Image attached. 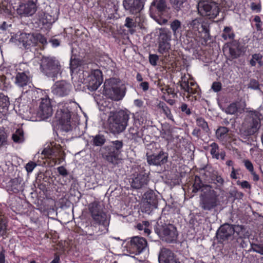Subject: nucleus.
Instances as JSON below:
<instances>
[{
	"label": "nucleus",
	"mask_w": 263,
	"mask_h": 263,
	"mask_svg": "<svg viewBox=\"0 0 263 263\" xmlns=\"http://www.w3.org/2000/svg\"><path fill=\"white\" fill-rule=\"evenodd\" d=\"M232 231V224L225 222L221 224L216 232L214 241H216L217 244L222 246H232L233 243L238 241L235 236H233Z\"/></svg>",
	"instance_id": "8"
},
{
	"label": "nucleus",
	"mask_w": 263,
	"mask_h": 263,
	"mask_svg": "<svg viewBox=\"0 0 263 263\" xmlns=\"http://www.w3.org/2000/svg\"><path fill=\"white\" fill-rule=\"evenodd\" d=\"M12 139L15 143H23L25 140L24 133L23 128H20L17 129L15 132L13 134Z\"/></svg>",
	"instance_id": "41"
},
{
	"label": "nucleus",
	"mask_w": 263,
	"mask_h": 263,
	"mask_svg": "<svg viewBox=\"0 0 263 263\" xmlns=\"http://www.w3.org/2000/svg\"><path fill=\"white\" fill-rule=\"evenodd\" d=\"M24 184L23 178L17 174L14 178L11 179L8 182V191L13 193L17 194L23 192L24 190Z\"/></svg>",
	"instance_id": "22"
},
{
	"label": "nucleus",
	"mask_w": 263,
	"mask_h": 263,
	"mask_svg": "<svg viewBox=\"0 0 263 263\" xmlns=\"http://www.w3.org/2000/svg\"><path fill=\"white\" fill-rule=\"evenodd\" d=\"M123 140L110 141L100 148L99 153L102 158L109 164L116 165L118 164L120 157L123 151Z\"/></svg>",
	"instance_id": "4"
},
{
	"label": "nucleus",
	"mask_w": 263,
	"mask_h": 263,
	"mask_svg": "<svg viewBox=\"0 0 263 263\" xmlns=\"http://www.w3.org/2000/svg\"><path fill=\"white\" fill-rule=\"evenodd\" d=\"M72 78H78L79 81L84 80V69L88 67H69Z\"/></svg>",
	"instance_id": "34"
},
{
	"label": "nucleus",
	"mask_w": 263,
	"mask_h": 263,
	"mask_svg": "<svg viewBox=\"0 0 263 263\" xmlns=\"http://www.w3.org/2000/svg\"><path fill=\"white\" fill-rule=\"evenodd\" d=\"M60 67H40L41 72L44 75L48 77L53 78H57L58 74L61 73Z\"/></svg>",
	"instance_id": "29"
},
{
	"label": "nucleus",
	"mask_w": 263,
	"mask_h": 263,
	"mask_svg": "<svg viewBox=\"0 0 263 263\" xmlns=\"http://www.w3.org/2000/svg\"><path fill=\"white\" fill-rule=\"evenodd\" d=\"M53 19L51 15L50 14L43 12L41 14L40 22L42 23L43 25H47L48 24H51L53 22Z\"/></svg>",
	"instance_id": "48"
},
{
	"label": "nucleus",
	"mask_w": 263,
	"mask_h": 263,
	"mask_svg": "<svg viewBox=\"0 0 263 263\" xmlns=\"http://www.w3.org/2000/svg\"><path fill=\"white\" fill-rule=\"evenodd\" d=\"M198 10L201 15L208 16L209 18H214L219 12L218 3L212 0H200Z\"/></svg>",
	"instance_id": "11"
},
{
	"label": "nucleus",
	"mask_w": 263,
	"mask_h": 263,
	"mask_svg": "<svg viewBox=\"0 0 263 263\" xmlns=\"http://www.w3.org/2000/svg\"><path fill=\"white\" fill-rule=\"evenodd\" d=\"M16 11L17 13L20 15L31 16L36 12V6L34 3L29 2L27 4L20 5Z\"/></svg>",
	"instance_id": "27"
},
{
	"label": "nucleus",
	"mask_w": 263,
	"mask_h": 263,
	"mask_svg": "<svg viewBox=\"0 0 263 263\" xmlns=\"http://www.w3.org/2000/svg\"><path fill=\"white\" fill-rule=\"evenodd\" d=\"M90 144L93 147H100L101 148L105 145L106 142V137L100 133L95 136L90 137Z\"/></svg>",
	"instance_id": "30"
},
{
	"label": "nucleus",
	"mask_w": 263,
	"mask_h": 263,
	"mask_svg": "<svg viewBox=\"0 0 263 263\" xmlns=\"http://www.w3.org/2000/svg\"><path fill=\"white\" fill-rule=\"evenodd\" d=\"M13 81L7 79V78L0 76V82L4 85V90H7L11 87V83Z\"/></svg>",
	"instance_id": "57"
},
{
	"label": "nucleus",
	"mask_w": 263,
	"mask_h": 263,
	"mask_svg": "<svg viewBox=\"0 0 263 263\" xmlns=\"http://www.w3.org/2000/svg\"><path fill=\"white\" fill-rule=\"evenodd\" d=\"M118 79L110 78L106 80L104 83L103 93L108 98L115 101L123 99L126 93L124 85L120 86Z\"/></svg>",
	"instance_id": "6"
},
{
	"label": "nucleus",
	"mask_w": 263,
	"mask_h": 263,
	"mask_svg": "<svg viewBox=\"0 0 263 263\" xmlns=\"http://www.w3.org/2000/svg\"><path fill=\"white\" fill-rule=\"evenodd\" d=\"M87 82L88 84L86 86L89 90L93 91L97 90L103 82L101 71L99 69L92 71L89 77V79L86 81V83Z\"/></svg>",
	"instance_id": "17"
},
{
	"label": "nucleus",
	"mask_w": 263,
	"mask_h": 263,
	"mask_svg": "<svg viewBox=\"0 0 263 263\" xmlns=\"http://www.w3.org/2000/svg\"><path fill=\"white\" fill-rule=\"evenodd\" d=\"M8 135L4 127L0 128V147L8 144Z\"/></svg>",
	"instance_id": "50"
},
{
	"label": "nucleus",
	"mask_w": 263,
	"mask_h": 263,
	"mask_svg": "<svg viewBox=\"0 0 263 263\" xmlns=\"http://www.w3.org/2000/svg\"><path fill=\"white\" fill-rule=\"evenodd\" d=\"M223 51L229 54L232 59L237 58L240 54V51L235 45L225 47Z\"/></svg>",
	"instance_id": "37"
},
{
	"label": "nucleus",
	"mask_w": 263,
	"mask_h": 263,
	"mask_svg": "<svg viewBox=\"0 0 263 263\" xmlns=\"http://www.w3.org/2000/svg\"><path fill=\"white\" fill-rule=\"evenodd\" d=\"M167 4L165 0H154L150 6L149 10L151 14L156 13L162 15L166 11Z\"/></svg>",
	"instance_id": "26"
},
{
	"label": "nucleus",
	"mask_w": 263,
	"mask_h": 263,
	"mask_svg": "<svg viewBox=\"0 0 263 263\" xmlns=\"http://www.w3.org/2000/svg\"><path fill=\"white\" fill-rule=\"evenodd\" d=\"M142 138L143 142L145 145V149H146V151L147 150L148 146L152 145V144H153V143H158L157 142H155L153 141H151L152 137L151 136L148 135H145L144 138Z\"/></svg>",
	"instance_id": "61"
},
{
	"label": "nucleus",
	"mask_w": 263,
	"mask_h": 263,
	"mask_svg": "<svg viewBox=\"0 0 263 263\" xmlns=\"http://www.w3.org/2000/svg\"><path fill=\"white\" fill-rule=\"evenodd\" d=\"M72 89V86L69 82L65 80L58 81L52 87V92L56 96L64 97L68 96Z\"/></svg>",
	"instance_id": "15"
},
{
	"label": "nucleus",
	"mask_w": 263,
	"mask_h": 263,
	"mask_svg": "<svg viewBox=\"0 0 263 263\" xmlns=\"http://www.w3.org/2000/svg\"><path fill=\"white\" fill-rule=\"evenodd\" d=\"M251 247L254 252L263 255V240L258 243H251Z\"/></svg>",
	"instance_id": "56"
},
{
	"label": "nucleus",
	"mask_w": 263,
	"mask_h": 263,
	"mask_svg": "<svg viewBox=\"0 0 263 263\" xmlns=\"http://www.w3.org/2000/svg\"><path fill=\"white\" fill-rule=\"evenodd\" d=\"M252 66L258 64L259 66L263 65L262 56L260 54H254L252 55V58L250 61Z\"/></svg>",
	"instance_id": "47"
},
{
	"label": "nucleus",
	"mask_w": 263,
	"mask_h": 263,
	"mask_svg": "<svg viewBox=\"0 0 263 263\" xmlns=\"http://www.w3.org/2000/svg\"><path fill=\"white\" fill-rule=\"evenodd\" d=\"M170 223H167L164 221H157L154 226V230L156 234L161 240L163 235L165 234Z\"/></svg>",
	"instance_id": "32"
},
{
	"label": "nucleus",
	"mask_w": 263,
	"mask_h": 263,
	"mask_svg": "<svg viewBox=\"0 0 263 263\" xmlns=\"http://www.w3.org/2000/svg\"><path fill=\"white\" fill-rule=\"evenodd\" d=\"M42 63L46 66H58L59 64V62L54 58L49 57H43Z\"/></svg>",
	"instance_id": "52"
},
{
	"label": "nucleus",
	"mask_w": 263,
	"mask_h": 263,
	"mask_svg": "<svg viewBox=\"0 0 263 263\" xmlns=\"http://www.w3.org/2000/svg\"><path fill=\"white\" fill-rule=\"evenodd\" d=\"M150 223L148 221H142V222L138 223L135 228L139 231L144 230V234L148 236L151 233V230L149 228Z\"/></svg>",
	"instance_id": "39"
},
{
	"label": "nucleus",
	"mask_w": 263,
	"mask_h": 263,
	"mask_svg": "<svg viewBox=\"0 0 263 263\" xmlns=\"http://www.w3.org/2000/svg\"><path fill=\"white\" fill-rule=\"evenodd\" d=\"M9 105V98L3 93H0V112L6 113L8 111Z\"/></svg>",
	"instance_id": "36"
},
{
	"label": "nucleus",
	"mask_w": 263,
	"mask_h": 263,
	"mask_svg": "<svg viewBox=\"0 0 263 263\" xmlns=\"http://www.w3.org/2000/svg\"><path fill=\"white\" fill-rule=\"evenodd\" d=\"M203 171V175H205V172L209 173V177L211 180L212 183L216 184V189H221L224 183V179L221 175H219L217 171L214 170L211 166L208 165H204L203 167L199 168V172Z\"/></svg>",
	"instance_id": "16"
},
{
	"label": "nucleus",
	"mask_w": 263,
	"mask_h": 263,
	"mask_svg": "<svg viewBox=\"0 0 263 263\" xmlns=\"http://www.w3.org/2000/svg\"><path fill=\"white\" fill-rule=\"evenodd\" d=\"M156 107L158 109H160L168 119H173V116L171 109L165 102L160 101Z\"/></svg>",
	"instance_id": "38"
},
{
	"label": "nucleus",
	"mask_w": 263,
	"mask_h": 263,
	"mask_svg": "<svg viewBox=\"0 0 263 263\" xmlns=\"http://www.w3.org/2000/svg\"><path fill=\"white\" fill-rule=\"evenodd\" d=\"M229 70L228 67H221L219 71L216 72V75L219 78H227L229 74Z\"/></svg>",
	"instance_id": "58"
},
{
	"label": "nucleus",
	"mask_w": 263,
	"mask_h": 263,
	"mask_svg": "<svg viewBox=\"0 0 263 263\" xmlns=\"http://www.w3.org/2000/svg\"><path fill=\"white\" fill-rule=\"evenodd\" d=\"M171 49L169 42H159L158 52L161 54H167Z\"/></svg>",
	"instance_id": "45"
},
{
	"label": "nucleus",
	"mask_w": 263,
	"mask_h": 263,
	"mask_svg": "<svg viewBox=\"0 0 263 263\" xmlns=\"http://www.w3.org/2000/svg\"><path fill=\"white\" fill-rule=\"evenodd\" d=\"M178 236L176 227L174 224L170 223L161 240L168 243H175L177 242Z\"/></svg>",
	"instance_id": "24"
},
{
	"label": "nucleus",
	"mask_w": 263,
	"mask_h": 263,
	"mask_svg": "<svg viewBox=\"0 0 263 263\" xmlns=\"http://www.w3.org/2000/svg\"><path fill=\"white\" fill-rule=\"evenodd\" d=\"M29 74L28 71L16 72L15 78V83L20 87L26 86L29 81Z\"/></svg>",
	"instance_id": "31"
},
{
	"label": "nucleus",
	"mask_w": 263,
	"mask_h": 263,
	"mask_svg": "<svg viewBox=\"0 0 263 263\" xmlns=\"http://www.w3.org/2000/svg\"><path fill=\"white\" fill-rule=\"evenodd\" d=\"M159 196L158 192L149 189L142 196L141 210L142 213L151 214L154 210L158 208Z\"/></svg>",
	"instance_id": "9"
},
{
	"label": "nucleus",
	"mask_w": 263,
	"mask_h": 263,
	"mask_svg": "<svg viewBox=\"0 0 263 263\" xmlns=\"http://www.w3.org/2000/svg\"><path fill=\"white\" fill-rule=\"evenodd\" d=\"M106 121V128L110 133L116 135L123 132L128 125L130 116L132 115L128 109L112 110L108 112Z\"/></svg>",
	"instance_id": "3"
},
{
	"label": "nucleus",
	"mask_w": 263,
	"mask_h": 263,
	"mask_svg": "<svg viewBox=\"0 0 263 263\" xmlns=\"http://www.w3.org/2000/svg\"><path fill=\"white\" fill-rule=\"evenodd\" d=\"M133 170L131 186L135 189H140L147 185L150 180L149 172L147 173L145 167L140 165L136 166Z\"/></svg>",
	"instance_id": "10"
},
{
	"label": "nucleus",
	"mask_w": 263,
	"mask_h": 263,
	"mask_svg": "<svg viewBox=\"0 0 263 263\" xmlns=\"http://www.w3.org/2000/svg\"><path fill=\"white\" fill-rule=\"evenodd\" d=\"M87 210L90 225L94 227H99L101 234L107 233L110 223V215L107 213L103 204L95 200L88 204Z\"/></svg>",
	"instance_id": "2"
},
{
	"label": "nucleus",
	"mask_w": 263,
	"mask_h": 263,
	"mask_svg": "<svg viewBox=\"0 0 263 263\" xmlns=\"http://www.w3.org/2000/svg\"><path fill=\"white\" fill-rule=\"evenodd\" d=\"M39 106L37 110V116L42 120H46L53 114V106L48 96L40 99Z\"/></svg>",
	"instance_id": "14"
},
{
	"label": "nucleus",
	"mask_w": 263,
	"mask_h": 263,
	"mask_svg": "<svg viewBox=\"0 0 263 263\" xmlns=\"http://www.w3.org/2000/svg\"><path fill=\"white\" fill-rule=\"evenodd\" d=\"M222 111H224L227 114L234 115L238 111V106L236 102L231 103L227 107H221Z\"/></svg>",
	"instance_id": "44"
},
{
	"label": "nucleus",
	"mask_w": 263,
	"mask_h": 263,
	"mask_svg": "<svg viewBox=\"0 0 263 263\" xmlns=\"http://www.w3.org/2000/svg\"><path fill=\"white\" fill-rule=\"evenodd\" d=\"M136 26V22L133 18L129 17L126 18L125 26L128 28H132L135 27Z\"/></svg>",
	"instance_id": "63"
},
{
	"label": "nucleus",
	"mask_w": 263,
	"mask_h": 263,
	"mask_svg": "<svg viewBox=\"0 0 263 263\" xmlns=\"http://www.w3.org/2000/svg\"><path fill=\"white\" fill-rule=\"evenodd\" d=\"M231 129L227 127L218 126L215 132V137L219 142L223 143H226L230 138L229 135V133Z\"/></svg>",
	"instance_id": "28"
},
{
	"label": "nucleus",
	"mask_w": 263,
	"mask_h": 263,
	"mask_svg": "<svg viewBox=\"0 0 263 263\" xmlns=\"http://www.w3.org/2000/svg\"><path fill=\"white\" fill-rule=\"evenodd\" d=\"M248 87L254 90L260 89V84L258 80L251 79L249 83L248 84Z\"/></svg>",
	"instance_id": "60"
},
{
	"label": "nucleus",
	"mask_w": 263,
	"mask_h": 263,
	"mask_svg": "<svg viewBox=\"0 0 263 263\" xmlns=\"http://www.w3.org/2000/svg\"><path fill=\"white\" fill-rule=\"evenodd\" d=\"M28 33H22L20 35L19 39L20 42H22L24 47L26 48H29V45H28V41H29Z\"/></svg>",
	"instance_id": "59"
},
{
	"label": "nucleus",
	"mask_w": 263,
	"mask_h": 263,
	"mask_svg": "<svg viewBox=\"0 0 263 263\" xmlns=\"http://www.w3.org/2000/svg\"><path fill=\"white\" fill-rule=\"evenodd\" d=\"M144 3V0H124L123 5L130 14H137L143 9Z\"/></svg>",
	"instance_id": "21"
},
{
	"label": "nucleus",
	"mask_w": 263,
	"mask_h": 263,
	"mask_svg": "<svg viewBox=\"0 0 263 263\" xmlns=\"http://www.w3.org/2000/svg\"><path fill=\"white\" fill-rule=\"evenodd\" d=\"M170 28L173 31L174 35H177L180 33L181 28V22L177 19L170 22Z\"/></svg>",
	"instance_id": "43"
},
{
	"label": "nucleus",
	"mask_w": 263,
	"mask_h": 263,
	"mask_svg": "<svg viewBox=\"0 0 263 263\" xmlns=\"http://www.w3.org/2000/svg\"><path fill=\"white\" fill-rule=\"evenodd\" d=\"M145 156L149 166H161L168 162V153L159 143L148 146Z\"/></svg>",
	"instance_id": "5"
},
{
	"label": "nucleus",
	"mask_w": 263,
	"mask_h": 263,
	"mask_svg": "<svg viewBox=\"0 0 263 263\" xmlns=\"http://www.w3.org/2000/svg\"><path fill=\"white\" fill-rule=\"evenodd\" d=\"M196 125L201 128L202 130L205 133H209L210 131L208 122L202 117H198L196 119Z\"/></svg>",
	"instance_id": "42"
},
{
	"label": "nucleus",
	"mask_w": 263,
	"mask_h": 263,
	"mask_svg": "<svg viewBox=\"0 0 263 263\" xmlns=\"http://www.w3.org/2000/svg\"><path fill=\"white\" fill-rule=\"evenodd\" d=\"M233 229V235L235 236V234H236V238L238 239V241H235V242H238L239 240H241L240 244L242 247L243 248L242 242L244 243L245 241L243 239L246 238L249 236V232L247 231L246 227L242 224H232V229Z\"/></svg>",
	"instance_id": "25"
},
{
	"label": "nucleus",
	"mask_w": 263,
	"mask_h": 263,
	"mask_svg": "<svg viewBox=\"0 0 263 263\" xmlns=\"http://www.w3.org/2000/svg\"><path fill=\"white\" fill-rule=\"evenodd\" d=\"M185 78V75L181 77V80L179 81L177 83L178 85H179L181 89L183 90L184 91L187 92L188 93L191 94H195L196 92V90L195 88L190 87L189 85V82L187 81H183V79Z\"/></svg>",
	"instance_id": "35"
},
{
	"label": "nucleus",
	"mask_w": 263,
	"mask_h": 263,
	"mask_svg": "<svg viewBox=\"0 0 263 263\" xmlns=\"http://www.w3.org/2000/svg\"><path fill=\"white\" fill-rule=\"evenodd\" d=\"M200 191L199 207L203 212L208 213L214 210L219 204V194L212 185L204 184L200 177L195 176L192 192L196 193Z\"/></svg>",
	"instance_id": "1"
},
{
	"label": "nucleus",
	"mask_w": 263,
	"mask_h": 263,
	"mask_svg": "<svg viewBox=\"0 0 263 263\" xmlns=\"http://www.w3.org/2000/svg\"><path fill=\"white\" fill-rule=\"evenodd\" d=\"M171 32L165 28L159 29V42H169L171 40Z\"/></svg>",
	"instance_id": "40"
},
{
	"label": "nucleus",
	"mask_w": 263,
	"mask_h": 263,
	"mask_svg": "<svg viewBox=\"0 0 263 263\" xmlns=\"http://www.w3.org/2000/svg\"><path fill=\"white\" fill-rule=\"evenodd\" d=\"M210 146L211 147L210 153L212 157L218 159L219 158V147L218 144L216 142H213L210 144Z\"/></svg>",
	"instance_id": "46"
},
{
	"label": "nucleus",
	"mask_w": 263,
	"mask_h": 263,
	"mask_svg": "<svg viewBox=\"0 0 263 263\" xmlns=\"http://www.w3.org/2000/svg\"><path fill=\"white\" fill-rule=\"evenodd\" d=\"M179 109L184 116H189L192 114L191 109L189 107L188 105L185 103H181L180 106L179 107Z\"/></svg>",
	"instance_id": "54"
},
{
	"label": "nucleus",
	"mask_w": 263,
	"mask_h": 263,
	"mask_svg": "<svg viewBox=\"0 0 263 263\" xmlns=\"http://www.w3.org/2000/svg\"><path fill=\"white\" fill-rule=\"evenodd\" d=\"M259 128L257 122L250 123L249 125L243 124L239 130L238 134L242 138L247 139L250 136L255 134Z\"/></svg>",
	"instance_id": "23"
},
{
	"label": "nucleus",
	"mask_w": 263,
	"mask_h": 263,
	"mask_svg": "<svg viewBox=\"0 0 263 263\" xmlns=\"http://www.w3.org/2000/svg\"><path fill=\"white\" fill-rule=\"evenodd\" d=\"M250 114L252 116V121L250 123H254L255 122H257L258 123V127H260V119L262 117L261 114L257 110H251L250 111Z\"/></svg>",
	"instance_id": "49"
},
{
	"label": "nucleus",
	"mask_w": 263,
	"mask_h": 263,
	"mask_svg": "<svg viewBox=\"0 0 263 263\" xmlns=\"http://www.w3.org/2000/svg\"><path fill=\"white\" fill-rule=\"evenodd\" d=\"M133 118H134V123L133 126L130 127L128 129L129 137L132 140L138 142L139 140L141 139L143 136V132L145 129V126H138V125H140L144 123V119L142 117L140 118H138L136 119L134 114H132ZM138 117V116H137Z\"/></svg>",
	"instance_id": "13"
},
{
	"label": "nucleus",
	"mask_w": 263,
	"mask_h": 263,
	"mask_svg": "<svg viewBox=\"0 0 263 263\" xmlns=\"http://www.w3.org/2000/svg\"><path fill=\"white\" fill-rule=\"evenodd\" d=\"M189 29L194 32L198 31L199 33H204L203 37L205 40L211 39L210 34V27L207 23H201L198 19L192 21L188 25Z\"/></svg>",
	"instance_id": "19"
},
{
	"label": "nucleus",
	"mask_w": 263,
	"mask_h": 263,
	"mask_svg": "<svg viewBox=\"0 0 263 263\" xmlns=\"http://www.w3.org/2000/svg\"><path fill=\"white\" fill-rule=\"evenodd\" d=\"M71 202L67 198H62L59 199L58 202V205L59 208L64 209L70 206Z\"/></svg>",
	"instance_id": "55"
},
{
	"label": "nucleus",
	"mask_w": 263,
	"mask_h": 263,
	"mask_svg": "<svg viewBox=\"0 0 263 263\" xmlns=\"http://www.w3.org/2000/svg\"><path fill=\"white\" fill-rule=\"evenodd\" d=\"M16 71L17 69H15L12 71L9 69L6 68L5 74L3 73L1 76L7 78V79L13 81L14 78H15V76L17 72Z\"/></svg>",
	"instance_id": "53"
},
{
	"label": "nucleus",
	"mask_w": 263,
	"mask_h": 263,
	"mask_svg": "<svg viewBox=\"0 0 263 263\" xmlns=\"http://www.w3.org/2000/svg\"><path fill=\"white\" fill-rule=\"evenodd\" d=\"M166 81L168 82V79L165 77L161 76V78H159L157 81V86L159 88H161L162 87H167L168 85L166 83Z\"/></svg>",
	"instance_id": "62"
},
{
	"label": "nucleus",
	"mask_w": 263,
	"mask_h": 263,
	"mask_svg": "<svg viewBox=\"0 0 263 263\" xmlns=\"http://www.w3.org/2000/svg\"><path fill=\"white\" fill-rule=\"evenodd\" d=\"M37 165L35 162L30 161L28 162L25 166V168L28 173H31L32 172L34 167Z\"/></svg>",
	"instance_id": "64"
},
{
	"label": "nucleus",
	"mask_w": 263,
	"mask_h": 263,
	"mask_svg": "<svg viewBox=\"0 0 263 263\" xmlns=\"http://www.w3.org/2000/svg\"><path fill=\"white\" fill-rule=\"evenodd\" d=\"M73 114L72 107L70 103H59L55 118L59 122L61 131L67 133L72 130L71 118Z\"/></svg>",
	"instance_id": "7"
},
{
	"label": "nucleus",
	"mask_w": 263,
	"mask_h": 263,
	"mask_svg": "<svg viewBox=\"0 0 263 263\" xmlns=\"http://www.w3.org/2000/svg\"><path fill=\"white\" fill-rule=\"evenodd\" d=\"M52 175V171L48 170L45 172H39L36 177L34 186L42 191L43 195L46 196H47V192L49 191L52 181L51 177Z\"/></svg>",
	"instance_id": "12"
},
{
	"label": "nucleus",
	"mask_w": 263,
	"mask_h": 263,
	"mask_svg": "<svg viewBox=\"0 0 263 263\" xmlns=\"http://www.w3.org/2000/svg\"><path fill=\"white\" fill-rule=\"evenodd\" d=\"M8 222L6 219L0 218V236H4L7 233Z\"/></svg>",
	"instance_id": "51"
},
{
	"label": "nucleus",
	"mask_w": 263,
	"mask_h": 263,
	"mask_svg": "<svg viewBox=\"0 0 263 263\" xmlns=\"http://www.w3.org/2000/svg\"><path fill=\"white\" fill-rule=\"evenodd\" d=\"M159 263H181L177 255L170 249L162 248L158 255Z\"/></svg>",
	"instance_id": "20"
},
{
	"label": "nucleus",
	"mask_w": 263,
	"mask_h": 263,
	"mask_svg": "<svg viewBox=\"0 0 263 263\" xmlns=\"http://www.w3.org/2000/svg\"><path fill=\"white\" fill-rule=\"evenodd\" d=\"M147 246V242L145 238L139 236H135L132 237L130 241L129 248L133 253L138 255L143 252L146 249Z\"/></svg>",
	"instance_id": "18"
},
{
	"label": "nucleus",
	"mask_w": 263,
	"mask_h": 263,
	"mask_svg": "<svg viewBox=\"0 0 263 263\" xmlns=\"http://www.w3.org/2000/svg\"><path fill=\"white\" fill-rule=\"evenodd\" d=\"M172 8L176 11H183L187 7V0H170Z\"/></svg>",
	"instance_id": "33"
}]
</instances>
